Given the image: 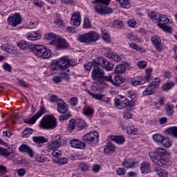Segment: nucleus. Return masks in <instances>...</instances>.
I'll return each instance as SVG.
<instances>
[{
  "label": "nucleus",
  "instance_id": "9d476101",
  "mask_svg": "<svg viewBox=\"0 0 177 177\" xmlns=\"http://www.w3.org/2000/svg\"><path fill=\"white\" fill-rule=\"evenodd\" d=\"M149 156L151 161H153V162H154V164L156 165H158L159 167H165L167 165V160H165V156L158 155L155 153H149Z\"/></svg>",
  "mask_w": 177,
  "mask_h": 177
},
{
  "label": "nucleus",
  "instance_id": "a19ab883",
  "mask_svg": "<svg viewBox=\"0 0 177 177\" xmlns=\"http://www.w3.org/2000/svg\"><path fill=\"white\" fill-rule=\"evenodd\" d=\"M94 113H95V111L93 110V109L91 107L83 109V114L84 115H86V117H91V115H93Z\"/></svg>",
  "mask_w": 177,
  "mask_h": 177
},
{
  "label": "nucleus",
  "instance_id": "6ab92c4d",
  "mask_svg": "<svg viewBox=\"0 0 177 177\" xmlns=\"http://www.w3.org/2000/svg\"><path fill=\"white\" fill-rule=\"evenodd\" d=\"M151 42L153 44L156 50L161 52L162 50V44H161V38L157 35H154L151 37Z\"/></svg>",
  "mask_w": 177,
  "mask_h": 177
},
{
  "label": "nucleus",
  "instance_id": "864d4df0",
  "mask_svg": "<svg viewBox=\"0 0 177 177\" xmlns=\"http://www.w3.org/2000/svg\"><path fill=\"white\" fill-rule=\"evenodd\" d=\"M164 137L165 136L161 134H154L153 136V139L155 142H157V143H162Z\"/></svg>",
  "mask_w": 177,
  "mask_h": 177
},
{
  "label": "nucleus",
  "instance_id": "9b49d317",
  "mask_svg": "<svg viewBox=\"0 0 177 177\" xmlns=\"http://www.w3.org/2000/svg\"><path fill=\"white\" fill-rule=\"evenodd\" d=\"M102 66L97 64L94 62V67L93 68L91 77L93 81H97V80L102 78L104 80V71L102 69Z\"/></svg>",
  "mask_w": 177,
  "mask_h": 177
},
{
  "label": "nucleus",
  "instance_id": "0eeeda50",
  "mask_svg": "<svg viewBox=\"0 0 177 177\" xmlns=\"http://www.w3.org/2000/svg\"><path fill=\"white\" fill-rule=\"evenodd\" d=\"M158 27H160L163 31H165L166 32H172V28L170 26H168L167 24L169 23V18L167 17V15L164 14H160L158 18Z\"/></svg>",
  "mask_w": 177,
  "mask_h": 177
},
{
  "label": "nucleus",
  "instance_id": "cd10ccee",
  "mask_svg": "<svg viewBox=\"0 0 177 177\" xmlns=\"http://www.w3.org/2000/svg\"><path fill=\"white\" fill-rule=\"evenodd\" d=\"M165 131L167 135H171L173 138L177 139V127H171L166 129Z\"/></svg>",
  "mask_w": 177,
  "mask_h": 177
},
{
  "label": "nucleus",
  "instance_id": "6e6d98bb",
  "mask_svg": "<svg viewBox=\"0 0 177 177\" xmlns=\"http://www.w3.org/2000/svg\"><path fill=\"white\" fill-rule=\"evenodd\" d=\"M49 100H50V102L51 103H57H57L60 102V100H63L61 99V98H59V97H57V95H52L50 97Z\"/></svg>",
  "mask_w": 177,
  "mask_h": 177
},
{
  "label": "nucleus",
  "instance_id": "69168bd1",
  "mask_svg": "<svg viewBox=\"0 0 177 177\" xmlns=\"http://www.w3.org/2000/svg\"><path fill=\"white\" fill-rule=\"evenodd\" d=\"M53 151L52 154L53 157H55L56 158H59L60 156H62V151L59 149H51Z\"/></svg>",
  "mask_w": 177,
  "mask_h": 177
},
{
  "label": "nucleus",
  "instance_id": "de8ad7c7",
  "mask_svg": "<svg viewBox=\"0 0 177 177\" xmlns=\"http://www.w3.org/2000/svg\"><path fill=\"white\" fill-rule=\"evenodd\" d=\"M0 156H1V157H5L6 158H8V157L10 156V151L5 149L4 147H0Z\"/></svg>",
  "mask_w": 177,
  "mask_h": 177
},
{
  "label": "nucleus",
  "instance_id": "7c9ffc66",
  "mask_svg": "<svg viewBox=\"0 0 177 177\" xmlns=\"http://www.w3.org/2000/svg\"><path fill=\"white\" fill-rule=\"evenodd\" d=\"M124 9H129L131 8V0H116Z\"/></svg>",
  "mask_w": 177,
  "mask_h": 177
},
{
  "label": "nucleus",
  "instance_id": "393cba45",
  "mask_svg": "<svg viewBox=\"0 0 177 177\" xmlns=\"http://www.w3.org/2000/svg\"><path fill=\"white\" fill-rule=\"evenodd\" d=\"M26 38H28L29 41H37L41 39V34L37 32H28L26 34Z\"/></svg>",
  "mask_w": 177,
  "mask_h": 177
},
{
  "label": "nucleus",
  "instance_id": "4be33fe9",
  "mask_svg": "<svg viewBox=\"0 0 177 177\" xmlns=\"http://www.w3.org/2000/svg\"><path fill=\"white\" fill-rule=\"evenodd\" d=\"M131 84L133 85V86H138V85H145V80L143 79V76H135L131 80Z\"/></svg>",
  "mask_w": 177,
  "mask_h": 177
},
{
  "label": "nucleus",
  "instance_id": "b1692460",
  "mask_svg": "<svg viewBox=\"0 0 177 177\" xmlns=\"http://www.w3.org/2000/svg\"><path fill=\"white\" fill-rule=\"evenodd\" d=\"M174 109H175V105H174V104L171 102H168L166 104L165 111H166V114L169 115V117H172V115H174V114L175 113Z\"/></svg>",
  "mask_w": 177,
  "mask_h": 177
},
{
  "label": "nucleus",
  "instance_id": "ddd939ff",
  "mask_svg": "<svg viewBox=\"0 0 177 177\" xmlns=\"http://www.w3.org/2000/svg\"><path fill=\"white\" fill-rule=\"evenodd\" d=\"M46 109L44 106H40L39 110L31 118L28 119L25 121L26 124H29L30 125H34L35 122H37V120L39 118V117L46 114Z\"/></svg>",
  "mask_w": 177,
  "mask_h": 177
},
{
  "label": "nucleus",
  "instance_id": "c9c22d12",
  "mask_svg": "<svg viewBox=\"0 0 177 177\" xmlns=\"http://www.w3.org/2000/svg\"><path fill=\"white\" fill-rule=\"evenodd\" d=\"M1 49L8 53H15V47L13 46L3 44L1 46Z\"/></svg>",
  "mask_w": 177,
  "mask_h": 177
},
{
  "label": "nucleus",
  "instance_id": "774afa93",
  "mask_svg": "<svg viewBox=\"0 0 177 177\" xmlns=\"http://www.w3.org/2000/svg\"><path fill=\"white\" fill-rule=\"evenodd\" d=\"M80 168L81 169V171L85 172V171H88L89 169V166H88L86 163L82 162L80 164Z\"/></svg>",
  "mask_w": 177,
  "mask_h": 177
},
{
  "label": "nucleus",
  "instance_id": "4c0bfd02",
  "mask_svg": "<svg viewBox=\"0 0 177 177\" xmlns=\"http://www.w3.org/2000/svg\"><path fill=\"white\" fill-rule=\"evenodd\" d=\"M75 125H77V122L75 119H71L68 122V132H73L75 129Z\"/></svg>",
  "mask_w": 177,
  "mask_h": 177
},
{
  "label": "nucleus",
  "instance_id": "e433bc0d",
  "mask_svg": "<svg viewBox=\"0 0 177 177\" xmlns=\"http://www.w3.org/2000/svg\"><path fill=\"white\" fill-rule=\"evenodd\" d=\"M174 86H175V82H166L165 83L162 88L163 89V91H165L166 92L169 91V89H172V88H174Z\"/></svg>",
  "mask_w": 177,
  "mask_h": 177
},
{
  "label": "nucleus",
  "instance_id": "72a5a7b5",
  "mask_svg": "<svg viewBox=\"0 0 177 177\" xmlns=\"http://www.w3.org/2000/svg\"><path fill=\"white\" fill-rule=\"evenodd\" d=\"M156 91L151 86H148L143 91L142 96H150L154 94Z\"/></svg>",
  "mask_w": 177,
  "mask_h": 177
},
{
  "label": "nucleus",
  "instance_id": "7ed1b4c3",
  "mask_svg": "<svg viewBox=\"0 0 177 177\" xmlns=\"http://www.w3.org/2000/svg\"><path fill=\"white\" fill-rule=\"evenodd\" d=\"M100 35L95 31H89L88 32L80 35L77 37V41L82 44H87V45H92L95 44L96 41H99Z\"/></svg>",
  "mask_w": 177,
  "mask_h": 177
},
{
  "label": "nucleus",
  "instance_id": "2f4dec72",
  "mask_svg": "<svg viewBox=\"0 0 177 177\" xmlns=\"http://www.w3.org/2000/svg\"><path fill=\"white\" fill-rule=\"evenodd\" d=\"M127 133L129 135H136V132H138V128L135 127V125L132 123H129L127 126Z\"/></svg>",
  "mask_w": 177,
  "mask_h": 177
},
{
  "label": "nucleus",
  "instance_id": "58836bf2",
  "mask_svg": "<svg viewBox=\"0 0 177 177\" xmlns=\"http://www.w3.org/2000/svg\"><path fill=\"white\" fill-rule=\"evenodd\" d=\"M127 68L124 64H118V66H116L115 71L117 74H124Z\"/></svg>",
  "mask_w": 177,
  "mask_h": 177
},
{
  "label": "nucleus",
  "instance_id": "e2e57ef3",
  "mask_svg": "<svg viewBox=\"0 0 177 177\" xmlns=\"http://www.w3.org/2000/svg\"><path fill=\"white\" fill-rule=\"evenodd\" d=\"M92 66L95 67V59H93V62H87L84 64V68L89 71L92 68Z\"/></svg>",
  "mask_w": 177,
  "mask_h": 177
},
{
  "label": "nucleus",
  "instance_id": "473e14b6",
  "mask_svg": "<svg viewBox=\"0 0 177 177\" xmlns=\"http://www.w3.org/2000/svg\"><path fill=\"white\" fill-rule=\"evenodd\" d=\"M135 164H136V162H135L133 159H126L123 162V167H124V168H133Z\"/></svg>",
  "mask_w": 177,
  "mask_h": 177
},
{
  "label": "nucleus",
  "instance_id": "dca6fc26",
  "mask_svg": "<svg viewBox=\"0 0 177 177\" xmlns=\"http://www.w3.org/2000/svg\"><path fill=\"white\" fill-rule=\"evenodd\" d=\"M71 24L72 26H75V27H78L81 24V12H75L71 19Z\"/></svg>",
  "mask_w": 177,
  "mask_h": 177
},
{
  "label": "nucleus",
  "instance_id": "79ce46f5",
  "mask_svg": "<svg viewBox=\"0 0 177 177\" xmlns=\"http://www.w3.org/2000/svg\"><path fill=\"white\" fill-rule=\"evenodd\" d=\"M17 46L20 49H22V50H26L30 48V46H28L27 41L24 40H21V41L18 42Z\"/></svg>",
  "mask_w": 177,
  "mask_h": 177
},
{
  "label": "nucleus",
  "instance_id": "5fc2aeb1",
  "mask_svg": "<svg viewBox=\"0 0 177 177\" xmlns=\"http://www.w3.org/2000/svg\"><path fill=\"white\" fill-rule=\"evenodd\" d=\"M124 26V24L121 20H115L113 21V26L115 28H123Z\"/></svg>",
  "mask_w": 177,
  "mask_h": 177
},
{
  "label": "nucleus",
  "instance_id": "1a4fd4ad",
  "mask_svg": "<svg viewBox=\"0 0 177 177\" xmlns=\"http://www.w3.org/2000/svg\"><path fill=\"white\" fill-rule=\"evenodd\" d=\"M83 140L90 145H97L99 143V133L92 131L83 136Z\"/></svg>",
  "mask_w": 177,
  "mask_h": 177
},
{
  "label": "nucleus",
  "instance_id": "49530a36",
  "mask_svg": "<svg viewBox=\"0 0 177 177\" xmlns=\"http://www.w3.org/2000/svg\"><path fill=\"white\" fill-rule=\"evenodd\" d=\"M161 144L163 145L165 147L168 148L172 146V141L169 140V138L168 137L165 136L163 137Z\"/></svg>",
  "mask_w": 177,
  "mask_h": 177
},
{
  "label": "nucleus",
  "instance_id": "f257e3e1",
  "mask_svg": "<svg viewBox=\"0 0 177 177\" xmlns=\"http://www.w3.org/2000/svg\"><path fill=\"white\" fill-rule=\"evenodd\" d=\"M74 66H75V61H74V59H70L68 57L64 56L60 59L59 64H53L50 67L49 73L51 75H55L57 71H66L68 67H74Z\"/></svg>",
  "mask_w": 177,
  "mask_h": 177
},
{
  "label": "nucleus",
  "instance_id": "f704fd0d",
  "mask_svg": "<svg viewBox=\"0 0 177 177\" xmlns=\"http://www.w3.org/2000/svg\"><path fill=\"white\" fill-rule=\"evenodd\" d=\"M114 150H115V147L111 143L106 144L104 149V153H106V154L114 153Z\"/></svg>",
  "mask_w": 177,
  "mask_h": 177
},
{
  "label": "nucleus",
  "instance_id": "a878e982",
  "mask_svg": "<svg viewBox=\"0 0 177 177\" xmlns=\"http://www.w3.org/2000/svg\"><path fill=\"white\" fill-rule=\"evenodd\" d=\"M106 57L113 62H121V57L117 53H107Z\"/></svg>",
  "mask_w": 177,
  "mask_h": 177
},
{
  "label": "nucleus",
  "instance_id": "8fccbe9b",
  "mask_svg": "<svg viewBox=\"0 0 177 177\" xmlns=\"http://www.w3.org/2000/svg\"><path fill=\"white\" fill-rule=\"evenodd\" d=\"M53 161L54 162H56V164H59V165H64L68 162V159H67V158H61L56 160H53Z\"/></svg>",
  "mask_w": 177,
  "mask_h": 177
},
{
  "label": "nucleus",
  "instance_id": "0e129e2a",
  "mask_svg": "<svg viewBox=\"0 0 177 177\" xmlns=\"http://www.w3.org/2000/svg\"><path fill=\"white\" fill-rule=\"evenodd\" d=\"M129 46L130 48H132V49L137 50V52H140V50H142V48H140V46H139V44L131 43L129 44Z\"/></svg>",
  "mask_w": 177,
  "mask_h": 177
},
{
  "label": "nucleus",
  "instance_id": "338daca9",
  "mask_svg": "<svg viewBox=\"0 0 177 177\" xmlns=\"http://www.w3.org/2000/svg\"><path fill=\"white\" fill-rule=\"evenodd\" d=\"M83 26L84 28H89V27H91V21H89L88 17L84 18Z\"/></svg>",
  "mask_w": 177,
  "mask_h": 177
},
{
  "label": "nucleus",
  "instance_id": "5701e85b",
  "mask_svg": "<svg viewBox=\"0 0 177 177\" xmlns=\"http://www.w3.org/2000/svg\"><path fill=\"white\" fill-rule=\"evenodd\" d=\"M32 140L39 147H41L44 143H46V142H48V138L44 136H33Z\"/></svg>",
  "mask_w": 177,
  "mask_h": 177
},
{
  "label": "nucleus",
  "instance_id": "680f3d73",
  "mask_svg": "<svg viewBox=\"0 0 177 177\" xmlns=\"http://www.w3.org/2000/svg\"><path fill=\"white\" fill-rule=\"evenodd\" d=\"M126 96L130 99H135L136 97V93L133 91H128L126 92Z\"/></svg>",
  "mask_w": 177,
  "mask_h": 177
},
{
  "label": "nucleus",
  "instance_id": "6e6552de",
  "mask_svg": "<svg viewBox=\"0 0 177 177\" xmlns=\"http://www.w3.org/2000/svg\"><path fill=\"white\" fill-rule=\"evenodd\" d=\"M94 63L98 64V66H101V67L106 70V71H113L114 68V64L102 57H95L94 59Z\"/></svg>",
  "mask_w": 177,
  "mask_h": 177
},
{
  "label": "nucleus",
  "instance_id": "c85d7f7f",
  "mask_svg": "<svg viewBox=\"0 0 177 177\" xmlns=\"http://www.w3.org/2000/svg\"><path fill=\"white\" fill-rule=\"evenodd\" d=\"M154 172H156L157 175L162 177H168V172H167L165 170L161 169V167H154L153 169Z\"/></svg>",
  "mask_w": 177,
  "mask_h": 177
},
{
  "label": "nucleus",
  "instance_id": "bf43d9fd",
  "mask_svg": "<svg viewBox=\"0 0 177 177\" xmlns=\"http://www.w3.org/2000/svg\"><path fill=\"white\" fill-rule=\"evenodd\" d=\"M71 117V115L70 113H64L59 117V121H67L68 118Z\"/></svg>",
  "mask_w": 177,
  "mask_h": 177
},
{
  "label": "nucleus",
  "instance_id": "4468645a",
  "mask_svg": "<svg viewBox=\"0 0 177 177\" xmlns=\"http://www.w3.org/2000/svg\"><path fill=\"white\" fill-rule=\"evenodd\" d=\"M62 146V137L60 136H56L55 140L50 142L47 146V151L56 150Z\"/></svg>",
  "mask_w": 177,
  "mask_h": 177
},
{
  "label": "nucleus",
  "instance_id": "ea45409f",
  "mask_svg": "<svg viewBox=\"0 0 177 177\" xmlns=\"http://www.w3.org/2000/svg\"><path fill=\"white\" fill-rule=\"evenodd\" d=\"M161 82V79L156 77L153 80V81L149 84V86H151L152 88H153L156 91V88H158L160 86V84Z\"/></svg>",
  "mask_w": 177,
  "mask_h": 177
},
{
  "label": "nucleus",
  "instance_id": "c03bdc74",
  "mask_svg": "<svg viewBox=\"0 0 177 177\" xmlns=\"http://www.w3.org/2000/svg\"><path fill=\"white\" fill-rule=\"evenodd\" d=\"M150 153H155L158 156H162L164 157V156H166V154H167V149H165L162 147H158L156 149L155 151H152Z\"/></svg>",
  "mask_w": 177,
  "mask_h": 177
},
{
  "label": "nucleus",
  "instance_id": "a211bd4d",
  "mask_svg": "<svg viewBox=\"0 0 177 177\" xmlns=\"http://www.w3.org/2000/svg\"><path fill=\"white\" fill-rule=\"evenodd\" d=\"M70 145L71 147L74 149H85L86 145L85 142L78 140V139H72L70 140Z\"/></svg>",
  "mask_w": 177,
  "mask_h": 177
},
{
  "label": "nucleus",
  "instance_id": "c756f323",
  "mask_svg": "<svg viewBox=\"0 0 177 177\" xmlns=\"http://www.w3.org/2000/svg\"><path fill=\"white\" fill-rule=\"evenodd\" d=\"M142 174H149L150 171V163L147 162H142L140 165Z\"/></svg>",
  "mask_w": 177,
  "mask_h": 177
},
{
  "label": "nucleus",
  "instance_id": "13d9d810",
  "mask_svg": "<svg viewBox=\"0 0 177 177\" xmlns=\"http://www.w3.org/2000/svg\"><path fill=\"white\" fill-rule=\"evenodd\" d=\"M88 93H89L92 96V97L96 99L97 100H102L103 99V96H104L102 94H95L90 91H88Z\"/></svg>",
  "mask_w": 177,
  "mask_h": 177
},
{
  "label": "nucleus",
  "instance_id": "3c124183",
  "mask_svg": "<svg viewBox=\"0 0 177 177\" xmlns=\"http://www.w3.org/2000/svg\"><path fill=\"white\" fill-rule=\"evenodd\" d=\"M160 13L152 11L151 12L148 16L149 17H150V19H151V20H156V21H157L158 19V17H160Z\"/></svg>",
  "mask_w": 177,
  "mask_h": 177
},
{
  "label": "nucleus",
  "instance_id": "052dcab7",
  "mask_svg": "<svg viewBox=\"0 0 177 177\" xmlns=\"http://www.w3.org/2000/svg\"><path fill=\"white\" fill-rule=\"evenodd\" d=\"M69 104L71 106H77L78 104V97H73L69 100Z\"/></svg>",
  "mask_w": 177,
  "mask_h": 177
},
{
  "label": "nucleus",
  "instance_id": "39448f33",
  "mask_svg": "<svg viewBox=\"0 0 177 177\" xmlns=\"http://www.w3.org/2000/svg\"><path fill=\"white\" fill-rule=\"evenodd\" d=\"M32 52L38 57H43V59H49L52 56V51L46 48L44 45L32 44L30 48Z\"/></svg>",
  "mask_w": 177,
  "mask_h": 177
},
{
  "label": "nucleus",
  "instance_id": "603ef678",
  "mask_svg": "<svg viewBox=\"0 0 177 177\" xmlns=\"http://www.w3.org/2000/svg\"><path fill=\"white\" fill-rule=\"evenodd\" d=\"M35 160L37 162H45L46 161V157L44 154H37L35 156Z\"/></svg>",
  "mask_w": 177,
  "mask_h": 177
},
{
  "label": "nucleus",
  "instance_id": "09e8293b",
  "mask_svg": "<svg viewBox=\"0 0 177 177\" xmlns=\"http://www.w3.org/2000/svg\"><path fill=\"white\" fill-rule=\"evenodd\" d=\"M44 38L48 41H50V39H56V41H57V39H59V36L53 32H50L46 34Z\"/></svg>",
  "mask_w": 177,
  "mask_h": 177
},
{
  "label": "nucleus",
  "instance_id": "f8f14e48",
  "mask_svg": "<svg viewBox=\"0 0 177 177\" xmlns=\"http://www.w3.org/2000/svg\"><path fill=\"white\" fill-rule=\"evenodd\" d=\"M7 21L9 26H12V27H17L19 24H21L23 19L21 18V15H20V13L17 12L12 16H9Z\"/></svg>",
  "mask_w": 177,
  "mask_h": 177
},
{
  "label": "nucleus",
  "instance_id": "2eb2a0df",
  "mask_svg": "<svg viewBox=\"0 0 177 177\" xmlns=\"http://www.w3.org/2000/svg\"><path fill=\"white\" fill-rule=\"evenodd\" d=\"M104 81H107L108 82H111V84L115 85L116 86H118L121 85V84L124 83V80H122V77L120 75L114 76V79L113 80V76H111V75H109V76H104Z\"/></svg>",
  "mask_w": 177,
  "mask_h": 177
},
{
  "label": "nucleus",
  "instance_id": "bb28decb",
  "mask_svg": "<svg viewBox=\"0 0 177 177\" xmlns=\"http://www.w3.org/2000/svg\"><path fill=\"white\" fill-rule=\"evenodd\" d=\"M111 139L118 143V145H122L125 142V138L122 136H110Z\"/></svg>",
  "mask_w": 177,
  "mask_h": 177
},
{
  "label": "nucleus",
  "instance_id": "37998d69",
  "mask_svg": "<svg viewBox=\"0 0 177 177\" xmlns=\"http://www.w3.org/2000/svg\"><path fill=\"white\" fill-rule=\"evenodd\" d=\"M151 71L152 69L148 68L146 70V74L145 77H143V80H145V84L146 82H149V81H151Z\"/></svg>",
  "mask_w": 177,
  "mask_h": 177
},
{
  "label": "nucleus",
  "instance_id": "20e7f679",
  "mask_svg": "<svg viewBox=\"0 0 177 177\" xmlns=\"http://www.w3.org/2000/svg\"><path fill=\"white\" fill-rule=\"evenodd\" d=\"M39 127L41 129H55L57 127V122L55 116L45 115L39 122Z\"/></svg>",
  "mask_w": 177,
  "mask_h": 177
},
{
  "label": "nucleus",
  "instance_id": "aec40b11",
  "mask_svg": "<svg viewBox=\"0 0 177 177\" xmlns=\"http://www.w3.org/2000/svg\"><path fill=\"white\" fill-rule=\"evenodd\" d=\"M19 151H21V153H26L30 157H34V150L26 144H22L19 147Z\"/></svg>",
  "mask_w": 177,
  "mask_h": 177
},
{
  "label": "nucleus",
  "instance_id": "f03ea898",
  "mask_svg": "<svg viewBox=\"0 0 177 177\" xmlns=\"http://www.w3.org/2000/svg\"><path fill=\"white\" fill-rule=\"evenodd\" d=\"M110 2H111V0H94L91 1V3L95 5L93 9L95 13L103 15L113 13V9L106 7L110 5Z\"/></svg>",
  "mask_w": 177,
  "mask_h": 177
},
{
  "label": "nucleus",
  "instance_id": "a18cd8bd",
  "mask_svg": "<svg viewBox=\"0 0 177 177\" xmlns=\"http://www.w3.org/2000/svg\"><path fill=\"white\" fill-rule=\"evenodd\" d=\"M76 124L79 131L84 129V128L86 127V122H85V120L82 119H78L76 122Z\"/></svg>",
  "mask_w": 177,
  "mask_h": 177
},
{
  "label": "nucleus",
  "instance_id": "423d86ee",
  "mask_svg": "<svg viewBox=\"0 0 177 177\" xmlns=\"http://www.w3.org/2000/svg\"><path fill=\"white\" fill-rule=\"evenodd\" d=\"M115 106L118 109H127V107H135V101L130 100L125 96H118L114 99Z\"/></svg>",
  "mask_w": 177,
  "mask_h": 177
},
{
  "label": "nucleus",
  "instance_id": "4d7b16f0",
  "mask_svg": "<svg viewBox=\"0 0 177 177\" xmlns=\"http://www.w3.org/2000/svg\"><path fill=\"white\" fill-rule=\"evenodd\" d=\"M32 133V129L30 128L26 129L23 132H22V138H28L30 135Z\"/></svg>",
  "mask_w": 177,
  "mask_h": 177
},
{
  "label": "nucleus",
  "instance_id": "f3484780",
  "mask_svg": "<svg viewBox=\"0 0 177 177\" xmlns=\"http://www.w3.org/2000/svg\"><path fill=\"white\" fill-rule=\"evenodd\" d=\"M57 111L61 114H66L68 111V105L62 100L57 104Z\"/></svg>",
  "mask_w": 177,
  "mask_h": 177
},
{
  "label": "nucleus",
  "instance_id": "412c9836",
  "mask_svg": "<svg viewBox=\"0 0 177 177\" xmlns=\"http://www.w3.org/2000/svg\"><path fill=\"white\" fill-rule=\"evenodd\" d=\"M57 49H67L68 48V43L64 38L58 37L56 43Z\"/></svg>",
  "mask_w": 177,
  "mask_h": 177
}]
</instances>
